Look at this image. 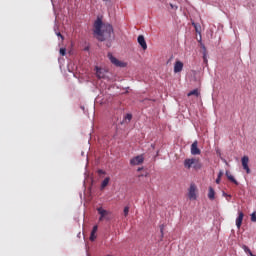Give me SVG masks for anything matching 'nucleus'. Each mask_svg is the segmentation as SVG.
Here are the masks:
<instances>
[{
	"mask_svg": "<svg viewBox=\"0 0 256 256\" xmlns=\"http://www.w3.org/2000/svg\"><path fill=\"white\" fill-rule=\"evenodd\" d=\"M98 173H99V175H105V171H103V170H98Z\"/></svg>",
	"mask_w": 256,
	"mask_h": 256,
	"instance_id": "obj_26",
	"label": "nucleus"
},
{
	"mask_svg": "<svg viewBox=\"0 0 256 256\" xmlns=\"http://www.w3.org/2000/svg\"><path fill=\"white\" fill-rule=\"evenodd\" d=\"M131 119H133V115L132 114H126L124 116L123 123H131Z\"/></svg>",
	"mask_w": 256,
	"mask_h": 256,
	"instance_id": "obj_16",
	"label": "nucleus"
},
{
	"mask_svg": "<svg viewBox=\"0 0 256 256\" xmlns=\"http://www.w3.org/2000/svg\"><path fill=\"white\" fill-rule=\"evenodd\" d=\"M141 169H143V168H138V171H141Z\"/></svg>",
	"mask_w": 256,
	"mask_h": 256,
	"instance_id": "obj_32",
	"label": "nucleus"
},
{
	"mask_svg": "<svg viewBox=\"0 0 256 256\" xmlns=\"http://www.w3.org/2000/svg\"><path fill=\"white\" fill-rule=\"evenodd\" d=\"M145 161L142 155L136 156L130 160V165H141Z\"/></svg>",
	"mask_w": 256,
	"mask_h": 256,
	"instance_id": "obj_8",
	"label": "nucleus"
},
{
	"mask_svg": "<svg viewBox=\"0 0 256 256\" xmlns=\"http://www.w3.org/2000/svg\"><path fill=\"white\" fill-rule=\"evenodd\" d=\"M96 239H97V235H95V233L91 232L90 241H95Z\"/></svg>",
	"mask_w": 256,
	"mask_h": 256,
	"instance_id": "obj_23",
	"label": "nucleus"
},
{
	"mask_svg": "<svg viewBox=\"0 0 256 256\" xmlns=\"http://www.w3.org/2000/svg\"><path fill=\"white\" fill-rule=\"evenodd\" d=\"M191 95H195V97H199V90L194 89L188 93V97H191Z\"/></svg>",
	"mask_w": 256,
	"mask_h": 256,
	"instance_id": "obj_17",
	"label": "nucleus"
},
{
	"mask_svg": "<svg viewBox=\"0 0 256 256\" xmlns=\"http://www.w3.org/2000/svg\"><path fill=\"white\" fill-rule=\"evenodd\" d=\"M203 59H204V63H207V55L204 54Z\"/></svg>",
	"mask_w": 256,
	"mask_h": 256,
	"instance_id": "obj_28",
	"label": "nucleus"
},
{
	"mask_svg": "<svg viewBox=\"0 0 256 256\" xmlns=\"http://www.w3.org/2000/svg\"><path fill=\"white\" fill-rule=\"evenodd\" d=\"M183 71V62L176 61L174 64V73H181Z\"/></svg>",
	"mask_w": 256,
	"mask_h": 256,
	"instance_id": "obj_10",
	"label": "nucleus"
},
{
	"mask_svg": "<svg viewBox=\"0 0 256 256\" xmlns=\"http://www.w3.org/2000/svg\"><path fill=\"white\" fill-rule=\"evenodd\" d=\"M95 70H96V77L98 79H105V70L99 68V67H95Z\"/></svg>",
	"mask_w": 256,
	"mask_h": 256,
	"instance_id": "obj_12",
	"label": "nucleus"
},
{
	"mask_svg": "<svg viewBox=\"0 0 256 256\" xmlns=\"http://www.w3.org/2000/svg\"><path fill=\"white\" fill-rule=\"evenodd\" d=\"M66 53H67V50L65 48L60 49V55H62V57H65Z\"/></svg>",
	"mask_w": 256,
	"mask_h": 256,
	"instance_id": "obj_21",
	"label": "nucleus"
},
{
	"mask_svg": "<svg viewBox=\"0 0 256 256\" xmlns=\"http://www.w3.org/2000/svg\"><path fill=\"white\" fill-rule=\"evenodd\" d=\"M226 197H228V199H230V198H231V195L228 194Z\"/></svg>",
	"mask_w": 256,
	"mask_h": 256,
	"instance_id": "obj_30",
	"label": "nucleus"
},
{
	"mask_svg": "<svg viewBox=\"0 0 256 256\" xmlns=\"http://www.w3.org/2000/svg\"><path fill=\"white\" fill-rule=\"evenodd\" d=\"M161 233H162V235H163V228H161Z\"/></svg>",
	"mask_w": 256,
	"mask_h": 256,
	"instance_id": "obj_31",
	"label": "nucleus"
},
{
	"mask_svg": "<svg viewBox=\"0 0 256 256\" xmlns=\"http://www.w3.org/2000/svg\"><path fill=\"white\" fill-rule=\"evenodd\" d=\"M98 229H99V227H98L97 225H95V226L93 227L91 233L96 234Z\"/></svg>",
	"mask_w": 256,
	"mask_h": 256,
	"instance_id": "obj_24",
	"label": "nucleus"
},
{
	"mask_svg": "<svg viewBox=\"0 0 256 256\" xmlns=\"http://www.w3.org/2000/svg\"><path fill=\"white\" fill-rule=\"evenodd\" d=\"M94 34L98 41H109L113 35V26L109 23L103 24L101 18L94 22Z\"/></svg>",
	"mask_w": 256,
	"mask_h": 256,
	"instance_id": "obj_1",
	"label": "nucleus"
},
{
	"mask_svg": "<svg viewBox=\"0 0 256 256\" xmlns=\"http://www.w3.org/2000/svg\"><path fill=\"white\" fill-rule=\"evenodd\" d=\"M184 167L185 169H196L199 170L201 167H203V164H201V161L197 158H187L184 160Z\"/></svg>",
	"mask_w": 256,
	"mask_h": 256,
	"instance_id": "obj_2",
	"label": "nucleus"
},
{
	"mask_svg": "<svg viewBox=\"0 0 256 256\" xmlns=\"http://www.w3.org/2000/svg\"><path fill=\"white\" fill-rule=\"evenodd\" d=\"M108 59L116 67H125V64L123 62L119 61L117 58H115L112 53H108Z\"/></svg>",
	"mask_w": 256,
	"mask_h": 256,
	"instance_id": "obj_4",
	"label": "nucleus"
},
{
	"mask_svg": "<svg viewBox=\"0 0 256 256\" xmlns=\"http://www.w3.org/2000/svg\"><path fill=\"white\" fill-rule=\"evenodd\" d=\"M123 213H124V217H127V215H129V206L124 207Z\"/></svg>",
	"mask_w": 256,
	"mask_h": 256,
	"instance_id": "obj_20",
	"label": "nucleus"
},
{
	"mask_svg": "<svg viewBox=\"0 0 256 256\" xmlns=\"http://www.w3.org/2000/svg\"><path fill=\"white\" fill-rule=\"evenodd\" d=\"M229 194L223 192V197H227Z\"/></svg>",
	"mask_w": 256,
	"mask_h": 256,
	"instance_id": "obj_29",
	"label": "nucleus"
},
{
	"mask_svg": "<svg viewBox=\"0 0 256 256\" xmlns=\"http://www.w3.org/2000/svg\"><path fill=\"white\" fill-rule=\"evenodd\" d=\"M241 161L244 171L249 175V173H251V169L249 168V156H243Z\"/></svg>",
	"mask_w": 256,
	"mask_h": 256,
	"instance_id": "obj_5",
	"label": "nucleus"
},
{
	"mask_svg": "<svg viewBox=\"0 0 256 256\" xmlns=\"http://www.w3.org/2000/svg\"><path fill=\"white\" fill-rule=\"evenodd\" d=\"M111 180V178L106 177L102 183H101V189H105V187H107V185H109V181Z\"/></svg>",
	"mask_w": 256,
	"mask_h": 256,
	"instance_id": "obj_15",
	"label": "nucleus"
},
{
	"mask_svg": "<svg viewBox=\"0 0 256 256\" xmlns=\"http://www.w3.org/2000/svg\"><path fill=\"white\" fill-rule=\"evenodd\" d=\"M251 221H252L253 223H256V212H253V213L251 214Z\"/></svg>",
	"mask_w": 256,
	"mask_h": 256,
	"instance_id": "obj_22",
	"label": "nucleus"
},
{
	"mask_svg": "<svg viewBox=\"0 0 256 256\" xmlns=\"http://www.w3.org/2000/svg\"><path fill=\"white\" fill-rule=\"evenodd\" d=\"M138 43L144 51L147 49V42L145 41V37L143 35L138 36Z\"/></svg>",
	"mask_w": 256,
	"mask_h": 256,
	"instance_id": "obj_11",
	"label": "nucleus"
},
{
	"mask_svg": "<svg viewBox=\"0 0 256 256\" xmlns=\"http://www.w3.org/2000/svg\"><path fill=\"white\" fill-rule=\"evenodd\" d=\"M171 9H174L175 11H177V6L170 4Z\"/></svg>",
	"mask_w": 256,
	"mask_h": 256,
	"instance_id": "obj_25",
	"label": "nucleus"
},
{
	"mask_svg": "<svg viewBox=\"0 0 256 256\" xmlns=\"http://www.w3.org/2000/svg\"><path fill=\"white\" fill-rule=\"evenodd\" d=\"M243 217H245V214L242 211H239L238 217L236 218L237 229H241V225H243Z\"/></svg>",
	"mask_w": 256,
	"mask_h": 256,
	"instance_id": "obj_9",
	"label": "nucleus"
},
{
	"mask_svg": "<svg viewBox=\"0 0 256 256\" xmlns=\"http://www.w3.org/2000/svg\"><path fill=\"white\" fill-rule=\"evenodd\" d=\"M97 212L100 214L99 221H103V219H107V216L110 215V212L103 209V207L97 208Z\"/></svg>",
	"mask_w": 256,
	"mask_h": 256,
	"instance_id": "obj_6",
	"label": "nucleus"
},
{
	"mask_svg": "<svg viewBox=\"0 0 256 256\" xmlns=\"http://www.w3.org/2000/svg\"><path fill=\"white\" fill-rule=\"evenodd\" d=\"M57 36L60 37L63 41L64 38H63V35L60 34V32L57 33Z\"/></svg>",
	"mask_w": 256,
	"mask_h": 256,
	"instance_id": "obj_27",
	"label": "nucleus"
},
{
	"mask_svg": "<svg viewBox=\"0 0 256 256\" xmlns=\"http://www.w3.org/2000/svg\"><path fill=\"white\" fill-rule=\"evenodd\" d=\"M208 199H210V201L215 200V190L213 189V187H209Z\"/></svg>",
	"mask_w": 256,
	"mask_h": 256,
	"instance_id": "obj_14",
	"label": "nucleus"
},
{
	"mask_svg": "<svg viewBox=\"0 0 256 256\" xmlns=\"http://www.w3.org/2000/svg\"><path fill=\"white\" fill-rule=\"evenodd\" d=\"M191 155H201V149H199L197 141H194L191 145Z\"/></svg>",
	"mask_w": 256,
	"mask_h": 256,
	"instance_id": "obj_7",
	"label": "nucleus"
},
{
	"mask_svg": "<svg viewBox=\"0 0 256 256\" xmlns=\"http://www.w3.org/2000/svg\"><path fill=\"white\" fill-rule=\"evenodd\" d=\"M188 199H190V201L197 200V186L195 184L190 185V188L188 190Z\"/></svg>",
	"mask_w": 256,
	"mask_h": 256,
	"instance_id": "obj_3",
	"label": "nucleus"
},
{
	"mask_svg": "<svg viewBox=\"0 0 256 256\" xmlns=\"http://www.w3.org/2000/svg\"><path fill=\"white\" fill-rule=\"evenodd\" d=\"M226 177L231 181V183H234V185H239V182L235 180V177L231 174V172L226 171Z\"/></svg>",
	"mask_w": 256,
	"mask_h": 256,
	"instance_id": "obj_13",
	"label": "nucleus"
},
{
	"mask_svg": "<svg viewBox=\"0 0 256 256\" xmlns=\"http://www.w3.org/2000/svg\"><path fill=\"white\" fill-rule=\"evenodd\" d=\"M243 250L245 251V253H248L250 256H256L253 254V252H251V249H249V247L247 246H243Z\"/></svg>",
	"mask_w": 256,
	"mask_h": 256,
	"instance_id": "obj_18",
	"label": "nucleus"
},
{
	"mask_svg": "<svg viewBox=\"0 0 256 256\" xmlns=\"http://www.w3.org/2000/svg\"><path fill=\"white\" fill-rule=\"evenodd\" d=\"M221 177H223V171H220V172L218 173V177H217V179H216L217 185H219V183H221Z\"/></svg>",
	"mask_w": 256,
	"mask_h": 256,
	"instance_id": "obj_19",
	"label": "nucleus"
}]
</instances>
